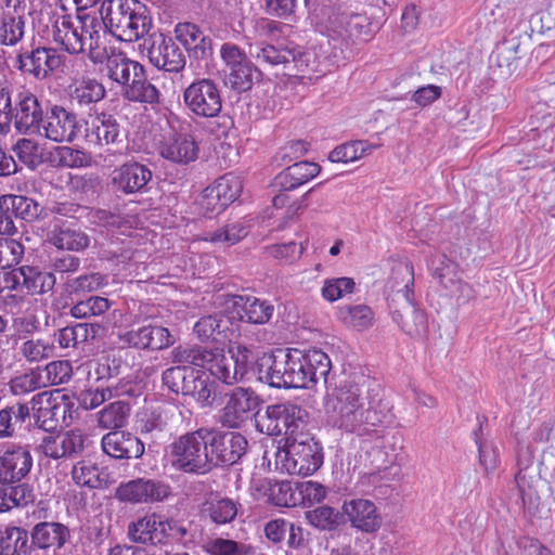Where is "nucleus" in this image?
<instances>
[{"label": "nucleus", "instance_id": "473e14b6", "mask_svg": "<svg viewBox=\"0 0 555 555\" xmlns=\"http://www.w3.org/2000/svg\"><path fill=\"white\" fill-rule=\"evenodd\" d=\"M119 135L117 121L111 115H96L88 124L87 140L96 145L114 143Z\"/></svg>", "mask_w": 555, "mask_h": 555}, {"label": "nucleus", "instance_id": "20e7f679", "mask_svg": "<svg viewBox=\"0 0 555 555\" xmlns=\"http://www.w3.org/2000/svg\"><path fill=\"white\" fill-rule=\"evenodd\" d=\"M100 14L103 29L117 39L133 42L146 35L152 20L147 8L139 0H101Z\"/></svg>", "mask_w": 555, "mask_h": 555}, {"label": "nucleus", "instance_id": "a878e982", "mask_svg": "<svg viewBox=\"0 0 555 555\" xmlns=\"http://www.w3.org/2000/svg\"><path fill=\"white\" fill-rule=\"evenodd\" d=\"M102 450L114 459H138L144 453L143 442L130 433L113 430L104 435Z\"/></svg>", "mask_w": 555, "mask_h": 555}, {"label": "nucleus", "instance_id": "4be33fe9", "mask_svg": "<svg viewBox=\"0 0 555 555\" xmlns=\"http://www.w3.org/2000/svg\"><path fill=\"white\" fill-rule=\"evenodd\" d=\"M152 171L145 165L127 163L113 172L112 183L116 191L124 194L142 193L147 190Z\"/></svg>", "mask_w": 555, "mask_h": 555}, {"label": "nucleus", "instance_id": "5701e85b", "mask_svg": "<svg viewBox=\"0 0 555 555\" xmlns=\"http://www.w3.org/2000/svg\"><path fill=\"white\" fill-rule=\"evenodd\" d=\"M85 436L79 429H73L57 435L47 434L41 439V452L53 460L68 457L83 450Z\"/></svg>", "mask_w": 555, "mask_h": 555}, {"label": "nucleus", "instance_id": "9d476101", "mask_svg": "<svg viewBox=\"0 0 555 555\" xmlns=\"http://www.w3.org/2000/svg\"><path fill=\"white\" fill-rule=\"evenodd\" d=\"M207 429L202 428L177 439L171 446L172 464L185 473L209 470Z\"/></svg>", "mask_w": 555, "mask_h": 555}, {"label": "nucleus", "instance_id": "2f4dec72", "mask_svg": "<svg viewBox=\"0 0 555 555\" xmlns=\"http://www.w3.org/2000/svg\"><path fill=\"white\" fill-rule=\"evenodd\" d=\"M259 380L275 388H289L287 351L269 357L260 364Z\"/></svg>", "mask_w": 555, "mask_h": 555}, {"label": "nucleus", "instance_id": "49530a36", "mask_svg": "<svg viewBox=\"0 0 555 555\" xmlns=\"http://www.w3.org/2000/svg\"><path fill=\"white\" fill-rule=\"evenodd\" d=\"M24 16L13 15L11 11H4L0 16V43L5 46L16 44L24 36Z\"/></svg>", "mask_w": 555, "mask_h": 555}, {"label": "nucleus", "instance_id": "13d9d810", "mask_svg": "<svg viewBox=\"0 0 555 555\" xmlns=\"http://www.w3.org/2000/svg\"><path fill=\"white\" fill-rule=\"evenodd\" d=\"M189 396L201 406H210L216 400L217 385L204 372L198 371Z\"/></svg>", "mask_w": 555, "mask_h": 555}, {"label": "nucleus", "instance_id": "7c9ffc66", "mask_svg": "<svg viewBox=\"0 0 555 555\" xmlns=\"http://www.w3.org/2000/svg\"><path fill=\"white\" fill-rule=\"evenodd\" d=\"M320 170L317 163L298 162L276 175L273 185L282 191L295 190L318 176Z\"/></svg>", "mask_w": 555, "mask_h": 555}, {"label": "nucleus", "instance_id": "6ab92c4d", "mask_svg": "<svg viewBox=\"0 0 555 555\" xmlns=\"http://www.w3.org/2000/svg\"><path fill=\"white\" fill-rule=\"evenodd\" d=\"M150 62L157 68L178 73L185 66V57L176 42L164 35L154 36L147 49Z\"/></svg>", "mask_w": 555, "mask_h": 555}, {"label": "nucleus", "instance_id": "6e6552de", "mask_svg": "<svg viewBox=\"0 0 555 555\" xmlns=\"http://www.w3.org/2000/svg\"><path fill=\"white\" fill-rule=\"evenodd\" d=\"M322 26L326 35L341 41H366L372 36L367 16L349 12L341 5H328L322 10Z\"/></svg>", "mask_w": 555, "mask_h": 555}, {"label": "nucleus", "instance_id": "864d4df0", "mask_svg": "<svg viewBox=\"0 0 555 555\" xmlns=\"http://www.w3.org/2000/svg\"><path fill=\"white\" fill-rule=\"evenodd\" d=\"M206 513L217 525H225L235 519L237 503L229 498L212 499L206 503Z\"/></svg>", "mask_w": 555, "mask_h": 555}, {"label": "nucleus", "instance_id": "f257e3e1", "mask_svg": "<svg viewBox=\"0 0 555 555\" xmlns=\"http://www.w3.org/2000/svg\"><path fill=\"white\" fill-rule=\"evenodd\" d=\"M172 362L207 369L210 374L225 385L242 382L249 369L251 350L243 345L223 349H207L201 346H178L171 351ZM190 366L177 365L164 371L165 386L178 395Z\"/></svg>", "mask_w": 555, "mask_h": 555}, {"label": "nucleus", "instance_id": "9b49d317", "mask_svg": "<svg viewBox=\"0 0 555 555\" xmlns=\"http://www.w3.org/2000/svg\"><path fill=\"white\" fill-rule=\"evenodd\" d=\"M307 412L292 403L272 404L256 416V428L268 436L284 434V438L302 431Z\"/></svg>", "mask_w": 555, "mask_h": 555}, {"label": "nucleus", "instance_id": "f03ea898", "mask_svg": "<svg viewBox=\"0 0 555 555\" xmlns=\"http://www.w3.org/2000/svg\"><path fill=\"white\" fill-rule=\"evenodd\" d=\"M324 406L335 423L350 433L363 435L391 418V404L383 398H373L364 409L358 386L343 385L325 397Z\"/></svg>", "mask_w": 555, "mask_h": 555}, {"label": "nucleus", "instance_id": "4d7b16f0", "mask_svg": "<svg viewBox=\"0 0 555 555\" xmlns=\"http://www.w3.org/2000/svg\"><path fill=\"white\" fill-rule=\"evenodd\" d=\"M209 186L228 206L238 197L243 190L242 180L233 173H227L218 178Z\"/></svg>", "mask_w": 555, "mask_h": 555}, {"label": "nucleus", "instance_id": "774afa93", "mask_svg": "<svg viewBox=\"0 0 555 555\" xmlns=\"http://www.w3.org/2000/svg\"><path fill=\"white\" fill-rule=\"evenodd\" d=\"M111 308L107 298L92 296L87 300L77 302L70 310L73 317L83 319L89 317L102 315Z\"/></svg>", "mask_w": 555, "mask_h": 555}, {"label": "nucleus", "instance_id": "680f3d73", "mask_svg": "<svg viewBox=\"0 0 555 555\" xmlns=\"http://www.w3.org/2000/svg\"><path fill=\"white\" fill-rule=\"evenodd\" d=\"M308 522L321 530H333L340 524L339 512L330 506H320L306 513Z\"/></svg>", "mask_w": 555, "mask_h": 555}, {"label": "nucleus", "instance_id": "09e8293b", "mask_svg": "<svg viewBox=\"0 0 555 555\" xmlns=\"http://www.w3.org/2000/svg\"><path fill=\"white\" fill-rule=\"evenodd\" d=\"M338 318L346 325L361 331L373 324L374 313L366 305L344 306L338 311Z\"/></svg>", "mask_w": 555, "mask_h": 555}, {"label": "nucleus", "instance_id": "79ce46f5", "mask_svg": "<svg viewBox=\"0 0 555 555\" xmlns=\"http://www.w3.org/2000/svg\"><path fill=\"white\" fill-rule=\"evenodd\" d=\"M30 546L28 533L20 527H8L0 531V555H27Z\"/></svg>", "mask_w": 555, "mask_h": 555}, {"label": "nucleus", "instance_id": "72a5a7b5", "mask_svg": "<svg viewBox=\"0 0 555 555\" xmlns=\"http://www.w3.org/2000/svg\"><path fill=\"white\" fill-rule=\"evenodd\" d=\"M250 220L241 218L230 221L216 231L204 234L203 240L215 244L234 245L247 236L250 230Z\"/></svg>", "mask_w": 555, "mask_h": 555}, {"label": "nucleus", "instance_id": "c03bdc74", "mask_svg": "<svg viewBox=\"0 0 555 555\" xmlns=\"http://www.w3.org/2000/svg\"><path fill=\"white\" fill-rule=\"evenodd\" d=\"M377 145L364 140L351 141L335 147L328 155L332 163H351L370 155Z\"/></svg>", "mask_w": 555, "mask_h": 555}, {"label": "nucleus", "instance_id": "1a4fd4ad", "mask_svg": "<svg viewBox=\"0 0 555 555\" xmlns=\"http://www.w3.org/2000/svg\"><path fill=\"white\" fill-rule=\"evenodd\" d=\"M2 115H4V118L0 121V132L5 131L13 120L17 132L36 134L40 131L43 112L34 93L28 90H21L14 98L10 94V103Z\"/></svg>", "mask_w": 555, "mask_h": 555}, {"label": "nucleus", "instance_id": "ddd939ff", "mask_svg": "<svg viewBox=\"0 0 555 555\" xmlns=\"http://www.w3.org/2000/svg\"><path fill=\"white\" fill-rule=\"evenodd\" d=\"M183 103L195 116L217 117L222 109V100L217 83L207 78L193 81L183 91Z\"/></svg>", "mask_w": 555, "mask_h": 555}, {"label": "nucleus", "instance_id": "603ef678", "mask_svg": "<svg viewBox=\"0 0 555 555\" xmlns=\"http://www.w3.org/2000/svg\"><path fill=\"white\" fill-rule=\"evenodd\" d=\"M130 413L129 404L115 401L99 412V425L105 429H116L126 425Z\"/></svg>", "mask_w": 555, "mask_h": 555}, {"label": "nucleus", "instance_id": "2eb2a0df", "mask_svg": "<svg viewBox=\"0 0 555 555\" xmlns=\"http://www.w3.org/2000/svg\"><path fill=\"white\" fill-rule=\"evenodd\" d=\"M209 469L218 465H232L246 452L247 440L238 433H218L207 429Z\"/></svg>", "mask_w": 555, "mask_h": 555}, {"label": "nucleus", "instance_id": "423d86ee", "mask_svg": "<svg viewBox=\"0 0 555 555\" xmlns=\"http://www.w3.org/2000/svg\"><path fill=\"white\" fill-rule=\"evenodd\" d=\"M106 76L121 87L125 99L131 102L154 104L159 100V91L145 76L144 67L126 54L113 52L105 63Z\"/></svg>", "mask_w": 555, "mask_h": 555}, {"label": "nucleus", "instance_id": "5fc2aeb1", "mask_svg": "<svg viewBox=\"0 0 555 555\" xmlns=\"http://www.w3.org/2000/svg\"><path fill=\"white\" fill-rule=\"evenodd\" d=\"M289 388H311L307 372L305 373V356L298 349L287 350Z\"/></svg>", "mask_w": 555, "mask_h": 555}, {"label": "nucleus", "instance_id": "ea45409f", "mask_svg": "<svg viewBox=\"0 0 555 555\" xmlns=\"http://www.w3.org/2000/svg\"><path fill=\"white\" fill-rule=\"evenodd\" d=\"M305 373L307 372L311 387L320 380L326 383L331 372L332 363L328 356L320 349H309L304 352Z\"/></svg>", "mask_w": 555, "mask_h": 555}, {"label": "nucleus", "instance_id": "37998d69", "mask_svg": "<svg viewBox=\"0 0 555 555\" xmlns=\"http://www.w3.org/2000/svg\"><path fill=\"white\" fill-rule=\"evenodd\" d=\"M249 54L259 64H267L270 66L283 65L287 63L292 56V50L289 48L279 49L274 46L263 43H250Z\"/></svg>", "mask_w": 555, "mask_h": 555}, {"label": "nucleus", "instance_id": "c85d7f7f", "mask_svg": "<svg viewBox=\"0 0 555 555\" xmlns=\"http://www.w3.org/2000/svg\"><path fill=\"white\" fill-rule=\"evenodd\" d=\"M31 544L39 550H61L70 540L67 526L56 521H41L31 530Z\"/></svg>", "mask_w": 555, "mask_h": 555}, {"label": "nucleus", "instance_id": "a18cd8bd", "mask_svg": "<svg viewBox=\"0 0 555 555\" xmlns=\"http://www.w3.org/2000/svg\"><path fill=\"white\" fill-rule=\"evenodd\" d=\"M0 208L9 209L12 216L31 221L38 216V205L31 198L21 195L0 196Z\"/></svg>", "mask_w": 555, "mask_h": 555}, {"label": "nucleus", "instance_id": "6e6d98bb", "mask_svg": "<svg viewBox=\"0 0 555 555\" xmlns=\"http://www.w3.org/2000/svg\"><path fill=\"white\" fill-rule=\"evenodd\" d=\"M105 95L102 83L94 79H85L78 82L72 92L73 101L79 105H89L101 101Z\"/></svg>", "mask_w": 555, "mask_h": 555}, {"label": "nucleus", "instance_id": "e433bc0d", "mask_svg": "<svg viewBox=\"0 0 555 555\" xmlns=\"http://www.w3.org/2000/svg\"><path fill=\"white\" fill-rule=\"evenodd\" d=\"M35 501L31 488L26 483L12 486L2 483L0 487V513L15 507H25Z\"/></svg>", "mask_w": 555, "mask_h": 555}, {"label": "nucleus", "instance_id": "a19ab883", "mask_svg": "<svg viewBox=\"0 0 555 555\" xmlns=\"http://www.w3.org/2000/svg\"><path fill=\"white\" fill-rule=\"evenodd\" d=\"M305 373L307 372L311 387L320 380L326 383L331 372L332 363L328 356L320 349H309L304 352Z\"/></svg>", "mask_w": 555, "mask_h": 555}, {"label": "nucleus", "instance_id": "e2e57ef3", "mask_svg": "<svg viewBox=\"0 0 555 555\" xmlns=\"http://www.w3.org/2000/svg\"><path fill=\"white\" fill-rule=\"evenodd\" d=\"M20 352L26 361L39 362L53 357L54 346L41 338H30L21 344Z\"/></svg>", "mask_w": 555, "mask_h": 555}, {"label": "nucleus", "instance_id": "4468645a", "mask_svg": "<svg viewBox=\"0 0 555 555\" xmlns=\"http://www.w3.org/2000/svg\"><path fill=\"white\" fill-rule=\"evenodd\" d=\"M259 396L250 388L233 389L220 411V423L229 428H238L253 417L260 414Z\"/></svg>", "mask_w": 555, "mask_h": 555}, {"label": "nucleus", "instance_id": "f704fd0d", "mask_svg": "<svg viewBox=\"0 0 555 555\" xmlns=\"http://www.w3.org/2000/svg\"><path fill=\"white\" fill-rule=\"evenodd\" d=\"M51 243L59 249L80 251L90 244L89 236L78 228L69 224L54 227Z\"/></svg>", "mask_w": 555, "mask_h": 555}, {"label": "nucleus", "instance_id": "39448f33", "mask_svg": "<svg viewBox=\"0 0 555 555\" xmlns=\"http://www.w3.org/2000/svg\"><path fill=\"white\" fill-rule=\"evenodd\" d=\"M322 463V448L309 433L302 430L279 441L275 451L278 470L306 477L314 474Z\"/></svg>", "mask_w": 555, "mask_h": 555}, {"label": "nucleus", "instance_id": "3c124183", "mask_svg": "<svg viewBox=\"0 0 555 555\" xmlns=\"http://www.w3.org/2000/svg\"><path fill=\"white\" fill-rule=\"evenodd\" d=\"M94 334L93 327H89L87 323H77L59 330L55 340L61 348H75L90 337L93 338Z\"/></svg>", "mask_w": 555, "mask_h": 555}, {"label": "nucleus", "instance_id": "052dcab7", "mask_svg": "<svg viewBox=\"0 0 555 555\" xmlns=\"http://www.w3.org/2000/svg\"><path fill=\"white\" fill-rule=\"evenodd\" d=\"M296 487L289 481H275L267 490L268 501L276 506L298 505Z\"/></svg>", "mask_w": 555, "mask_h": 555}, {"label": "nucleus", "instance_id": "412c9836", "mask_svg": "<svg viewBox=\"0 0 555 555\" xmlns=\"http://www.w3.org/2000/svg\"><path fill=\"white\" fill-rule=\"evenodd\" d=\"M158 151L163 158L171 163L188 165L197 159L199 147L192 134L176 132L164 138Z\"/></svg>", "mask_w": 555, "mask_h": 555}, {"label": "nucleus", "instance_id": "bf43d9fd", "mask_svg": "<svg viewBox=\"0 0 555 555\" xmlns=\"http://www.w3.org/2000/svg\"><path fill=\"white\" fill-rule=\"evenodd\" d=\"M10 389L15 396H23L33 392L43 386V375L40 367L30 370L12 378L9 383Z\"/></svg>", "mask_w": 555, "mask_h": 555}, {"label": "nucleus", "instance_id": "dca6fc26", "mask_svg": "<svg viewBox=\"0 0 555 555\" xmlns=\"http://www.w3.org/2000/svg\"><path fill=\"white\" fill-rule=\"evenodd\" d=\"M171 494L170 486L164 481L135 478L121 482L115 490L119 502L129 504H151L165 501Z\"/></svg>", "mask_w": 555, "mask_h": 555}, {"label": "nucleus", "instance_id": "c756f323", "mask_svg": "<svg viewBox=\"0 0 555 555\" xmlns=\"http://www.w3.org/2000/svg\"><path fill=\"white\" fill-rule=\"evenodd\" d=\"M165 519L156 514L146 515L129 524L128 535L135 543H165Z\"/></svg>", "mask_w": 555, "mask_h": 555}, {"label": "nucleus", "instance_id": "8fccbe9b", "mask_svg": "<svg viewBox=\"0 0 555 555\" xmlns=\"http://www.w3.org/2000/svg\"><path fill=\"white\" fill-rule=\"evenodd\" d=\"M20 162L35 169L44 162V149L33 139H20L13 146Z\"/></svg>", "mask_w": 555, "mask_h": 555}, {"label": "nucleus", "instance_id": "7ed1b4c3", "mask_svg": "<svg viewBox=\"0 0 555 555\" xmlns=\"http://www.w3.org/2000/svg\"><path fill=\"white\" fill-rule=\"evenodd\" d=\"M101 0H73L77 15L55 14L52 22L53 40L72 54L88 52L94 63L103 59V21L86 10Z\"/></svg>", "mask_w": 555, "mask_h": 555}, {"label": "nucleus", "instance_id": "a211bd4d", "mask_svg": "<svg viewBox=\"0 0 555 555\" xmlns=\"http://www.w3.org/2000/svg\"><path fill=\"white\" fill-rule=\"evenodd\" d=\"M79 130L76 115L66 111L64 107L54 105L40 122V131L36 134L56 142H72L75 140Z\"/></svg>", "mask_w": 555, "mask_h": 555}, {"label": "nucleus", "instance_id": "f8f14e48", "mask_svg": "<svg viewBox=\"0 0 555 555\" xmlns=\"http://www.w3.org/2000/svg\"><path fill=\"white\" fill-rule=\"evenodd\" d=\"M214 306L229 319H237L251 324H266L274 312V306L267 300L254 296L218 294L214 297Z\"/></svg>", "mask_w": 555, "mask_h": 555}, {"label": "nucleus", "instance_id": "393cba45", "mask_svg": "<svg viewBox=\"0 0 555 555\" xmlns=\"http://www.w3.org/2000/svg\"><path fill=\"white\" fill-rule=\"evenodd\" d=\"M33 467V456L23 447L7 449L0 454V482L14 483L25 478Z\"/></svg>", "mask_w": 555, "mask_h": 555}, {"label": "nucleus", "instance_id": "b1692460", "mask_svg": "<svg viewBox=\"0 0 555 555\" xmlns=\"http://www.w3.org/2000/svg\"><path fill=\"white\" fill-rule=\"evenodd\" d=\"M17 63V67L22 72L34 75L38 79H43L50 73L60 68L63 60L54 49L38 48L29 53H20Z\"/></svg>", "mask_w": 555, "mask_h": 555}, {"label": "nucleus", "instance_id": "58836bf2", "mask_svg": "<svg viewBox=\"0 0 555 555\" xmlns=\"http://www.w3.org/2000/svg\"><path fill=\"white\" fill-rule=\"evenodd\" d=\"M73 481L79 487L100 489L105 486L102 469L90 460L77 462L70 472Z\"/></svg>", "mask_w": 555, "mask_h": 555}, {"label": "nucleus", "instance_id": "c9c22d12", "mask_svg": "<svg viewBox=\"0 0 555 555\" xmlns=\"http://www.w3.org/2000/svg\"><path fill=\"white\" fill-rule=\"evenodd\" d=\"M24 288L28 295H44L53 291L56 279L52 272L37 267L23 266Z\"/></svg>", "mask_w": 555, "mask_h": 555}, {"label": "nucleus", "instance_id": "bb28decb", "mask_svg": "<svg viewBox=\"0 0 555 555\" xmlns=\"http://www.w3.org/2000/svg\"><path fill=\"white\" fill-rule=\"evenodd\" d=\"M124 343L138 349L160 350L173 344V338L166 327L146 325L131 330L121 336Z\"/></svg>", "mask_w": 555, "mask_h": 555}, {"label": "nucleus", "instance_id": "aec40b11", "mask_svg": "<svg viewBox=\"0 0 555 555\" xmlns=\"http://www.w3.org/2000/svg\"><path fill=\"white\" fill-rule=\"evenodd\" d=\"M343 512L351 526L362 532L373 533L382 527V515L371 500L359 498L345 501Z\"/></svg>", "mask_w": 555, "mask_h": 555}, {"label": "nucleus", "instance_id": "338daca9", "mask_svg": "<svg viewBox=\"0 0 555 555\" xmlns=\"http://www.w3.org/2000/svg\"><path fill=\"white\" fill-rule=\"evenodd\" d=\"M43 386L67 383L73 374L72 364L67 360L52 361L41 369Z\"/></svg>", "mask_w": 555, "mask_h": 555}, {"label": "nucleus", "instance_id": "0e129e2a", "mask_svg": "<svg viewBox=\"0 0 555 555\" xmlns=\"http://www.w3.org/2000/svg\"><path fill=\"white\" fill-rule=\"evenodd\" d=\"M255 69L251 63L246 60L237 67H233L227 72V82L232 89L244 92L251 88L254 82Z\"/></svg>", "mask_w": 555, "mask_h": 555}, {"label": "nucleus", "instance_id": "f3484780", "mask_svg": "<svg viewBox=\"0 0 555 555\" xmlns=\"http://www.w3.org/2000/svg\"><path fill=\"white\" fill-rule=\"evenodd\" d=\"M67 400V397L59 389L35 395L30 404L36 425L46 431L54 429L60 418L65 421Z\"/></svg>", "mask_w": 555, "mask_h": 555}, {"label": "nucleus", "instance_id": "69168bd1", "mask_svg": "<svg viewBox=\"0 0 555 555\" xmlns=\"http://www.w3.org/2000/svg\"><path fill=\"white\" fill-rule=\"evenodd\" d=\"M205 547L209 555H249L251 552V545L224 538L211 539Z\"/></svg>", "mask_w": 555, "mask_h": 555}, {"label": "nucleus", "instance_id": "de8ad7c7", "mask_svg": "<svg viewBox=\"0 0 555 555\" xmlns=\"http://www.w3.org/2000/svg\"><path fill=\"white\" fill-rule=\"evenodd\" d=\"M107 284L106 275L94 272L68 279L65 283V291L69 295L80 296L86 293L95 292Z\"/></svg>", "mask_w": 555, "mask_h": 555}, {"label": "nucleus", "instance_id": "0eeeda50", "mask_svg": "<svg viewBox=\"0 0 555 555\" xmlns=\"http://www.w3.org/2000/svg\"><path fill=\"white\" fill-rule=\"evenodd\" d=\"M390 288L398 299H402L400 308L392 311L393 321L402 331L413 338H423L427 331V318L424 311L413 304L414 269L408 262H400L392 269Z\"/></svg>", "mask_w": 555, "mask_h": 555}, {"label": "nucleus", "instance_id": "cd10ccee", "mask_svg": "<svg viewBox=\"0 0 555 555\" xmlns=\"http://www.w3.org/2000/svg\"><path fill=\"white\" fill-rule=\"evenodd\" d=\"M175 37L184 47L190 57L203 60L211 54V39L193 23L177 24Z\"/></svg>", "mask_w": 555, "mask_h": 555}, {"label": "nucleus", "instance_id": "4c0bfd02", "mask_svg": "<svg viewBox=\"0 0 555 555\" xmlns=\"http://www.w3.org/2000/svg\"><path fill=\"white\" fill-rule=\"evenodd\" d=\"M228 319L221 313H215L201 318L194 325V332L202 340L221 341L231 339L228 335Z\"/></svg>", "mask_w": 555, "mask_h": 555}]
</instances>
